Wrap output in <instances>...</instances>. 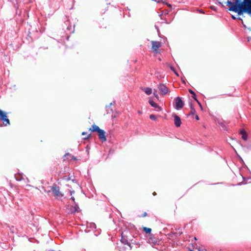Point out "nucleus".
<instances>
[{
  "mask_svg": "<svg viewBox=\"0 0 251 251\" xmlns=\"http://www.w3.org/2000/svg\"><path fill=\"white\" fill-rule=\"evenodd\" d=\"M230 6V11L237 13L239 15L247 13L251 15V0H235V2L227 1Z\"/></svg>",
  "mask_w": 251,
  "mask_h": 251,
  "instance_id": "f257e3e1",
  "label": "nucleus"
},
{
  "mask_svg": "<svg viewBox=\"0 0 251 251\" xmlns=\"http://www.w3.org/2000/svg\"><path fill=\"white\" fill-rule=\"evenodd\" d=\"M129 234L130 233L128 230H125L122 232L120 241L122 244L125 245L128 244V242L133 241V236L130 237Z\"/></svg>",
  "mask_w": 251,
  "mask_h": 251,
  "instance_id": "f03ea898",
  "label": "nucleus"
},
{
  "mask_svg": "<svg viewBox=\"0 0 251 251\" xmlns=\"http://www.w3.org/2000/svg\"><path fill=\"white\" fill-rule=\"evenodd\" d=\"M64 25L67 26V29L68 31H69L70 33H73L74 32L75 25L72 24L70 20L67 17L65 18Z\"/></svg>",
  "mask_w": 251,
  "mask_h": 251,
  "instance_id": "7ed1b4c3",
  "label": "nucleus"
},
{
  "mask_svg": "<svg viewBox=\"0 0 251 251\" xmlns=\"http://www.w3.org/2000/svg\"><path fill=\"white\" fill-rule=\"evenodd\" d=\"M0 121H3V125L6 126L10 124L9 120L7 118L6 113L0 109Z\"/></svg>",
  "mask_w": 251,
  "mask_h": 251,
  "instance_id": "20e7f679",
  "label": "nucleus"
},
{
  "mask_svg": "<svg viewBox=\"0 0 251 251\" xmlns=\"http://www.w3.org/2000/svg\"><path fill=\"white\" fill-rule=\"evenodd\" d=\"M51 191L53 193L54 196H55L56 198H61L63 196L60 192L59 187H58L56 184H54L52 186L51 188Z\"/></svg>",
  "mask_w": 251,
  "mask_h": 251,
  "instance_id": "39448f33",
  "label": "nucleus"
},
{
  "mask_svg": "<svg viewBox=\"0 0 251 251\" xmlns=\"http://www.w3.org/2000/svg\"><path fill=\"white\" fill-rule=\"evenodd\" d=\"M158 88L160 92L161 95L163 96L166 95L169 92L168 87L163 83H160L158 85Z\"/></svg>",
  "mask_w": 251,
  "mask_h": 251,
  "instance_id": "423d86ee",
  "label": "nucleus"
},
{
  "mask_svg": "<svg viewBox=\"0 0 251 251\" xmlns=\"http://www.w3.org/2000/svg\"><path fill=\"white\" fill-rule=\"evenodd\" d=\"M175 108L177 110L181 109L184 106V102L180 97H176L175 100Z\"/></svg>",
  "mask_w": 251,
  "mask_h": 251,
  "instance_id": "0eeeda50",
  "label": "nucleus"
},
{
  "mask_svg": "<svg viewBox=\"0 0 251 251\" xmlns=\"http://www.w3.org/2000/svg\"><path fill=\"white\" fill-rule=\"evenodd\" d=\"M151 44L152 45L151 49L153 50V51L155 53L158 52V49L161 47L162 44L160 42L158 41H151Z\"/></svg>",
  "mask_w": 251,
  "mask_h": 251,
  "instance_id": "6e6552de",
  "label": "nucleus"
},
{
  "mask_svg": "<svg viewBox=\"0 0 251 251\" xmlns=\"http://www.w3.org/2000/svg\"><path fill=\"white\" fill-rule=\"evenodd\" d=\"M98 136L99 139L102 142H105L106 141V138L105 136V132L101 129L98 132Z\"/></svg>",
  "mask_w": 251,
  "mask_h": 251,
  "instance_id": "1a4fd4ad",
  "label": "nucleus"
},
{
  "mask_svg": "<svg viewBox=\"0 0 251 251\" xmlns=\"http://www.w3.org/2000/svg\"><path fill=\"white\" fill-rule=\"evenodd\" d=\"M174 124L176 127H179L181 124V121L180 117L175 114L174 116Z\"/></svg>",
  "mask_w": 251,
  "mask_h": 251,
  "instance_id": "9d476101",
  "label": "nucleus"
},
{
  "mask_svg": "<svg viewBox=\"0 0 251 251\" xmlns=\"http://www.w3.org/2000/svg\"><path fill=\"white\" fill-rule=\"evenodd\" d=\"M149 103L151 106L158 109V111H161L162 110L161 108L151 99L149 100Z\"/></svg>",
  "mask_w": 251,
  "mask_h": 251,
  "instance_id": "9b49d317",
  "label": "nucleus"
},
{
  "mask_svg": "<svg viewBox=\"0 0 251 251\" xmlns=\"http://www.w3.org/2000/svg\"><path fill=\"white\" fill-rule=\"evenodd\" d=\"M100 129V127L96 126V125H93L92 126V128H90L89 130H91L92 132H99Z\"/></svg>",
  "mask_w": 251,
  "mask_h": 251,
  "instance_id": "f8f14e48",
  "label": "nucleus"
},
{
  "mask_svg": "<svg viewBox=\"0 0 251 251\" xmlns=\"http://www.w3.org/2000/svg\"><path fill=\"white\" fill-rule=\"evenodd\" d=\"M142 89L148 95H150L152 93V89L150 87H145L142 88Z\"/></svg>",
  "mask_w": 251,
  "mask_h": 251,
  "instance_id": "ddd939ff",
  "label": "nucleus"
},
{
  "mask_svg": "<svg viewBox=\"0 0 251 251\" xmlns=\"http://www.w3.org/2000/svg\"><path fill=\"white\" fill-rule=\"evenodd\" d=\"M15 178L16 180L18 181L22 180V179H24V177L22 175H21L20 174H17L15 176Z\"/></svg>",
  "mask_w": 251,
  "mask_h": 251,
  "instance_id": "4468645a",
  "label": "nucleus"
},
{
  "mask_svg": "<svg viewBox=\"0 0 251 251\" xmlns=\"http://www.w3.org/2000/svg\"><path fill=\"white\" fill-rule=\"evenodd\" d=\"M189 92L191 94H192V98H193V99H194L196 101H197V102H199V101H198V100H197V98H196V94L195 93V92H194L193 90H191V89H189Z\"/></svg>",
  "mask_w": 251,
  "mask_h": 251,
  "instance_id": "2eb2a0df",
  "label": "nucleus"
},
{
  "mask_svg": "<svg viewBox=\"0 0 251 251\" xmlns=\"http://www.w3.org/2000/svg\"><path fill=\"white\" fill-rule=\"evenodd\" d=\"M143 231L146 233V234H150L151 231V228L147 227H143Z\"/></svg>",
  "mask_w": 251,
  "mask_h": 251,
  "instance_id": "dca6fc26",
  "label": "nucleus"
},
{
  "mask_svg": "<svg viewBox=\"0 0 251 251\" xmlns=\"http://www.w3.org/2000/svg\"><path fill=\"white\" fill-rule=\"evenodd\" d=\"M241 134H242V137L243 140L246 141L247 140V135L244 131H241Z\"/></svg>",
  "mask_w": 251,
  "mask_h": 251,
  "instance_id": "f3484780",
  "label": "nucleus"
},
{
  "mask_svg": "<svg viewBox=\"0 0 251 251\" xmlns=\"http://www.w3.org/2000/svg\"><path fill=\"white\" fill-rule=\"evenodd\" d=\"M150 118L152 120H153V121H156V116L153 115V114H151L150 115Z\"/></svg>",
  "mask_w": 251,
  "mask_h": 251,
  "instance_id": "a211bd4d",
  "label": "nucleus"
},
{
  "mask_svg": "<svg viewBox=\"0 0 251 251\" xmlns=\"http://www.w3.org/2000/svg\"><path fill=\"white\" fill-rule=\"evenodd\" d=\"M74 212H76L78 211L79 207L77 204H75L74 207Z\"/></svg>",
  "mask_w": 251,
  "mask_h": 251,
  "instance_id": "6ab92c4d",
  "label": "nucleus"
},
{
  "mask_svg": "<svg viewBox=\"0 0 251 251\" xmlns=\"http://www.w3.org/2000/svg\"><path fill=\"white\" fill-rule=\"evenodd\" d=\"M195 113H196L195 109L191 106V114L192 115H194Z\"/></svg>",
  "mask_w": 251,
  "mask_h": 251,
  "instance_id": "aec40b11",
  "label": "nucleus"
},
{
  "mask_svg": "<svg viewBox=\"0 0 251 251\" xmlns=\"http://www.w3.org/2000/svg\"><path fill=\"white\" fill-rule=\"evenodd\" d=\"M68 156H71V154H70L69 153H66V154L64 155V156H63L64 160H66V159H67L68 158H67V157H68Z\"/></svg>",
  "mask_w": 251,
  "mask_h": 251,
  "instance_id": "412c9836",
  "label": "nucleus"
},
{
  "mask_svg": "<svg viewBox=\"0 0 251 251\" xmlns=\"http://www.w3.org/2000/svg\"><path fill=\"white\" fill-rule=\"evenodd\" d=\"M90 227L92 228H96V225L95 223H91L90 224Z\"/></svg>",
  "mask_w": 251,
  "mask_h": 251,
  "instance_id": "4be33fe9",
  "label": "nucleus"
},
{
  "mask_svg": "<svg viewBox=\"0 0 251 251\" xmlns=\"http://www.w3.org/2000/svg\"><path fill=\"white\" fill-rule=\"evenodd\" d=\"M125 245H127L129 248H130V250H132V246H131L130 242H128V244H126Z\"/></svg>",
  "mask_w": 251,
  "mask_h": 251,
  "instance_id": "5701e85b",
  "label": "nucleus"
},
{
  "mask_svg": "<svg viewBox=\"0 0 251 251\" xmlns=\"http://www.w3.org/2000/svg\"><path fill=\"white\" fill-rule=\"evenodd\" d=\"M156 90H154V92H153V95L156 98H158V95L156 94Z\"/></svg>",
  "mask_w": 251,
  "mask_h": 251,
  "instance_id": "b1692460",
  "label": "nucleus"
},
{
  "mask_svg": "<svg viewBox=\"0 0 251 251\" xmlns=\"http://www.w3.org/2000/svg\"><path fill=\"white\" fill-rule=\"evenodd\" d=\"M170 68L177 75H178L176 72L173 67H171Z\"/></svg>",
  "mask_w": 251,
  "mask_h": 251,
  "instance_id": "393cba45",
  "label": "nucleus"
},
{
  "mask_svg": "<svg viewBox=\"0 0 251 251\" xmlns=\"http://www.w3.org/2000/svg\"><path fill=\"white\" fill-rule=\"evenodd\" d=\"M147 216V213L146 212H145L143 214V215H142V217H146V216Z\"/></svg>",
  "mask_w": 251,
  "mask_h": 251,
  "instance_id": "a878e982",
  "label": "nucleus"
},
{
  "mask_svg": "<svg viewBox=\"0 0 251 251\" xmlns=\"http://www.w3.org/2000/svg\"><path fill=\"white\" fill-rule=\"evenodd\" d=\"M71 199L72 200V201L73 202H75V198H74V197H71Z\"/></svg>",
  "mask_w": 251,
  "mask_h": 251,
  "instance_id": "bb28decb",
  "label": "nucleus"
},
{
  "mask_svg": "<svg viewBox=\"0 0 251 251\" xmlns=\"http://www.w3.org/2000/svg\"><path fill=\"white\" fill-rule=\"evenodd\" d=\"M195 118L197 120H199V117L198 115H196Z\"/></svg>",
  "mask_w": 251,
  "mask_h": 251,
  "instance_id": "cd10ccee",
  "label": "nucleus"
},
{
  "mask_svg": "<svg viewBox=\"0 0 251 251\" xmlns=\"http://www.w3.org/2000/svg\"><path fill=\"white\" fill-rule=\"evenodd\" d=\"M90 136V135L89 134V135H88L87 136V137H84V139H88V138H89Z\"/></svg>",
  "mask_w": 251,
  "mask_h": 251,
  "instance_id": "c85d7f7f",
  "label": "nucleus"
},
{
  "mask_svg": "<svg viewBox=\"0 0 251 251\" xmlns=\"http://www.w3.org/2000/svg\"><path fill=\"white\" fill-rule=\"evenodd\" d=\"M74 193H75V191H70L71 195H72V194H73Z\"/></svg>",
  "mask_w": 251,
  "mask_h": 251,
  "instance_id": "c756f323",
  "label": "nucleus"
},
{
  "mask_svg": "<svg viewBox=\"0 0 251 251\" xmlns=\"http://www.w3.org/2000/svg\"><path fill=\"white\" fill-rule=\"evenodd\" d=\"M138 113L140 115L142 114V112L141 111H138Z\"/></svg>",
  "mask_w": 251,
  "mask_h": 251,
  "instance_id": "7c9ffc66",
  "label": "nucleus"
},
{
  "mask_svg": "<svg viewBox=\"0 0 251 251\" xmlns=\"http://www.w3.org/2000/svg\"><path fill=\"white\" fill-rule=\"evenodd\" d=\"M86 134H87V133H86V132H83L82 133V135H86Z\"/></svg>",
  "mask_w": 251,
  "mask_h": 251,
  "instance_id": "2f4dec72",
  "label": "nucleus"
},
{
  "mask_svg": "<svg viewBox=\"0 0 251 251\" xmlns=\"http://www.w3.org/2000/svg\"><path fill=\"white\" fill-rule=\"evenodd\" d=\"M232 18L233 19H235V17L233 16H232Z\"/></svg>",
  "mask_w": 251,
  "mask_h": 251,
  "instance_id": "473e14b6",
  "label": "nucleus"
},
{
  "mask_svg": "<svg viewBox=\"0 0 251 251\" xmlns=\"http://www.w3.org/2000/svg\"><path fill=\"white\" fill-rule=\"evenodd\" d=\"M119 251H122V250L120 249H119Z\"/></svg>",
  "mask_w": 251,
  "mask_h": 251,
  "instance_id": "72a5a7b5",
  "label": "nucleus"
},
{
  "mask_svg": "<svg viewBox=\"0 0 251 251\" xmlns=\"http://www.w3.org/2000/svg\"><path fill=\"white\" fill-rule=\"evenodd\" d=\"M154 195H156L155 193L154 192L153 194Z\"/></svg>",
  "mask_w": 251,
  "mask_h": 251,
  "instance_id": "f704fd0d",
  "label": "nucleus"
}]
</instances>
